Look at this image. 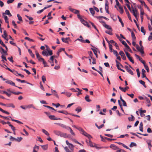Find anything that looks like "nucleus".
<instances>
[{"mask_svg":"<svg viewBox=\"0 0 152 152\" xmlns=\"http://www.w3.org/2000/svg\"><path fill=\"white\" fill-rule=\"evenodd\" d=\"M151 141L150 140H148L146 142L148 144V146H150L152 147V145H151Z\"/></svg>","mask_w":152,"mask_h":152,"instance_id":"obj_35","label":"nucleus"},{"mask_svg":"<svg viewBox=\"0 0 152 152\" xmlns=\"http://www.w3.org/2000/svg\"><path fill=\"white\" fill-rule=\"evenodd\" d=\"M17 16L18 17V20L20 21H21L22 20V17L20 16V15L19 14H18L17 15Z\"/></svg>","mask_w":152,"mask_h":152,"instance_id":"obj_51","label":"nucleus"},{"mask_svg":"<svg viewBox=\"0 0 152 152\" xmlns=\"http://www.w3.org/2000/svg\"><path fill=\"white\" fill-rule=\"evenodd\" d=\"M141 32L143 33V34L145 35V31L144 29V28L142 26L141 28Z\"/></svg>","mask_w":152,"mask_h":152,"instance_id":"obj_40","label":"nucleus"},{"mask_svg":"<svg viewBox=\"0 0 152 152\" xmlns=\"http://www.w3.org/2000/svg\"><path fill=\"white\" fill-rule=\"evenodd\" d=\"M48 53L47 54H48V56L49 55H50V56H51L53 54V52H52V50H49L48 51Z\"/></svg>","mask_w":152,"mask_h":152,"instance_id":"obj_58","label":"nucleus"},{"mask_svg":"<svg viewBox=\"0 0 152 152\" xmlns=\"http://www.w3.org/2000/svg\"><path fill=\"white\" fill-rule=\"evenodd\" d=\"M67 130H70V133L73 136L75 135V133L73 132V130L70 127H68Z\"/></svg>","mask_w":152,"mask_h":152,"instance_id":"obj_17","label":"nucleus"},{"mask_svg":"<svg viewBox=\"0 0 152 152\" xmlns=\"http://www.w3.org/2000/svg\"><path fill=\"white\" fill-rule=\"evenodd\" d=\"M54 133L56 135L64 138H67L68 136L66 133H63L60 131L55 130L53 131Z\"/></svg>","mask_w":152,"mask_h":152,"instance_id":"obj_2","label":"nucleus"},{"mask_svg":"<svg viewBox=\"0 0 152 152\" xmlns=\"http://www.w3.org/2000/svg\"><path fill=\"white\" fill-rule=\"evenodd\" d=\"M5 82L7 83L10 84L12 86H14L15 87H17V86H15V83H14L11 80H7Z\"/></svg>","mask_w":152,"mask_h":152,"instance_id":"obj_11","label":"nucleus"},{"mask_svg":"<svg viewBox=\"0 0 152 152\" xmlns=\"http://www.w3.org/2000/svg\"><path fill=\"white\" fill-rule=\"evenodd\" d=\"M82 132L81 133L87 137L89 139V140H90L92 138L91 136L86 132L84 130H82Z\"/></svg>","mask_w":152,"mask_h":152,"instance_id":"obj_4","label":"nucleus"},{"mask_svg":"<svg viewBox=\"0 0 152 152\" xmlns=\"http://www.w3.org/2000/svg\"><path fill=\"white\" fill-rule=\"evenodd\" d=\"M12 24L13 26H14L15 28H16L17 27V25L15 23V21L14 20H12Z\"/></svg>","mask_w":152,"mask_h":152,"instance_id":"obj_53","label":"nucleus"},{"mask_svg":"<svg viewBox=\"0 0 152 152\" xmlns=\"http://www.w3.org/2000/svg\"><path fill=\"white\" fill-rule=\"evenodd\" d=\"M39 147L35 145L34 148V149L33 152H37V151L39 149Z\"/></svg>","mask_w":152,"mask_h":152,"instance_id":"obj_20","label":"nucleus"},{"mask_svg":"<svg viewBox=\"0 0 152 152\" xmlns=\"http://www.w3.org/2000/svg\"><path fill=\"white\" fill-rule=\"evenodd\" d=\"M0 111L4 113H6L8 115H9L10 114V113L8 112L3 110V109L1 108H0Z\"/></svg>","mask_w":152,"mask_h":152,"instance_id":"obj_30","label":"nucleus"},{"mask_svg":"<svg viewBox=\"0 0 152 152\" xmlns=\"http://www.w3.org/2000/svg\"><path fill=\"white\" fill-rule=\"evenodd\" d=\"M136 72H137V76L138 77H140V73L139 70L138 68H137L136 69Z\"/></svg>","mask_w":152,"mask_h":152,"instance_id":"obj_60","label":"nucleus"},{"mask_svg":"<svg viewBox=\"0 0 152 152\" xmlns=\"http://www.w3.org/2000/svg\"><path fill=\"white\" fill-rule=\"evenodd\" d=\"M85 100L87 102H90L91 101V100L89 99V97L88 95H87L85 97Z\"/></svg>","mask_w":152,"mask_h":152,"instance_id":"obj_16","label":"nucleus"},{"mask_svg":"<svg viewBox=\"0 0 152 152\" xmlns=\"http://www.w3.org/2000/svg\"><path fill=\"white\" fill-rule=\"evenodd\" d=\"M136 48L138 51H139L142 54L144 53V51L143 50V48H142L141 47H140L138 45H137Z\"/></svg>","mask_w":152,"mask_h":152,"instance_id":"obj_5","label":"nucleus"},{"mask_svg":"<svg viewBox=\"0 0 152 152\" xmlns=\"http://www.w3.org/2000/svg\"><path fill=\"white\" fill-rule=\"evenodd\" d=\"M109 48L110 50V51L111 52H112V50H113L112 49V45L111 44H110V43H109Z\"/></svg>","mask_w":152,"mask_h":152,"instance_id":"obj_52","label":"nucleus"},{"mask_svg":"<svg viewBox=\"0 0 152 152\" xmlns=\"http://www.w3.org/2000/svg\"><path fill=\"white\" fill-rule=\"evenodd\" d=\"M26 108H33L34 109H36V108L34 106L33 104H30L26 105Z\"/></svg>","mask_w":152,"mask_h":152,"instance_id":"obj_14","label":"nucleus"},{"mask_svg":"<svg viewBox=\"0 0 152 152\" xmlns=\"http://www.w3.org/2000/svg\"><path fill=\"white\" fill-rule=\"evenodd\" d=\"M10 13V12L9 10H6L5 11V13H3V16H5L4 15V14L8 15H9Z\"/></svg>","mask_w":152,"mask_h":152,"instance_id":"obj_36","label":"nucleus"},{"mask_svg":"<svg viewBox=\"0 0 152 152\" xmlns=\"http://www.w3.org/2000/svg\"><path fill=\"white\" fill-rule=\"evenodd\" d=\"M42 55L43 56H48V54H47V52L46 51H45V50L43 51L42 52Z\"/></svg>","mask_w":152,"mask_h":152,"instance_id":"obj_38","label":"nucleus"},{"mask_svg":"<svg viewBox=\"0 0 152 152\" xmlns=\"http://www.w3.org/2000/svg\"><path fill=\"white\" fill-rule=\"evenodd\" d=\"M118 7L119 8V9L120 10V13L121 14H123L124 12V11L123 9V7H122V6H120Z\"/></svg>","mask_w":152,"mask_h":152,"instance_id":"obj_21","label":"nucleus"},{"mask_svg":"<svg viewBox=\"0 0 152 152\" xmlns=\"http://www.w3.org/2000/svg\"><path fill=\"white\" fill-rule=\"evenodd\" d=\"M119 54L121 56L122 58L124 60H125L126 59V57L125 56V54L122 51H121L119 52Z\"/></svg>","mask_w":152,"mask_h":152,"instance_id":"obj_9","label":"nucleus"},{"mask_svg":"<svg viewBox=\"0 0 152 152\" xmlns=\"http://www.w3.org/2000/svg\"><path fill=\"white\" fill-rule=\"evenodd\" d=\"M54 91V93H53L54 95L57 98H59L57 94V92L55 90H53L52 89H51V91Z\"/></svg>","mask_w":152,"mask_h":152,"instance_id":"obj_25","label":"nucleus"},{"mask_svg":"<svg viewBox=\"0 0 152 152\" xmlns=\"http://www.w3.org/2000/svg\"><path fill=\"white\" fill-rule=\"evenodd\" d=\"M23 138L20 137H18V139H16V141L18 142H20L22 140Z\"/></svg>","mask_w":152,"mask_h":152,"instance_id":"obj_61","label":"nucleus"},{"mask_svg":"<svg viewBox=\"0 0 152 152\" xmlns=\"http://www.w3.org/2000/svg\"><path fill=\"white\" fill-rule=\"evenodd\" d=\"M91 59H92L93 61V62H92V64H96V59L93 57H91Z\"/></svg>","mask_w":152,"mask_h":152,"instance_id":"obj_62","label":"nucleus"},{"mask_svg":"<svg viewBox=\"0 0 152 152\" xmlns=\"http://www.w3.org/2000/svg\"><path fill=\"white\" fill-rule=\"evenodd\" d=\"M89 142H88L86 140V142L88 143V144L91 147H94V146L93 145L92 142H91V141L90 140H89L88 141Z\"/></svg>","mask_w":152,"mask_h":152,"instance_id":"obj_34","label":"nucleus"},{"mask_svg":"<svg viewBox=\"0 0 152 152\" xmlns=\"http://www.w3.org/2000/svg\"><path fill=\"white\" fill-rule=\"evenodd\" d=\"M6 69H7V70H8L9 71H10L11 72H12L13 74L14 73V72L15 71V70H14V69L11 70L10 68H8V67H7V68H6Z\"/></svg>","mask_w":152,"mask_h":152,"instance_id":"obj_55","label":"nucleus"},{"mask_svg":"<svg viewBox=\"0 0 152 152\" xmlns=\"http://www.w3.org/2000/svg\"><path fill=\"white\" fill-rule=\"evenodd\" d=\"M42 132L44 133L45 134H46L47 136H49V133L46 131V130H45L44 129H42Z\"/></svg>","mask_w":152,"mask_h":152,"instance_id":"obj_27","label":"nucleus"},{"mask_svg":"<svg viewBox=\"0 0 152 152\" xmlns=\"http://www.w3.org/2000/svg\"><path fill=\"white\" fill-rule=\"evenodd\" d=\"M56 56H51L50 58V60H49V61H53V60H54V58H56Z\"/></svg>","mask_w":152,"mask_h":152,"instance_id":"obj_49","label":"nucleus"},{"mask_svg":"<svg viewBox=\"0 0 152 152\" xmlns=\"http://www.w3.org/2000/svg\"><path fill=\"white\" fill-rule=\"evenodd\" d=\"M42 148L45 150H46L48 149V146L47 145H41Z\"/></svg>","mask_w":152,"mask_h":152,"instance_id":"obj_29","label":"nucleus"},{"mask_svg":"<svg viewBox=\"0 0 152 152\" xmlns=\"http://www.w3.org/2000/svg\"><path fill=\"white\" fill-rule=\"evenodd\" d=\"M117 37L119 39V40L121 42L122 44L124 45L126 48L127 50L130 52L132 53V50L130 48L129 46L127 45V44L126 42L124 40L122 41L121 39H119L120 37L119 36L117 35Z\"/></svg>","mask_w":152,"mask_h":152,"instance_id":"obj_3","label":"nucleus"},{"mask_svg":"<svg viewBox=\"0 0 152 152\" xmlns=\"http://www.w3.org/2000/svg\"><path fill=\"white\" fill-rule=\"evenodd\" d=\"M110 147L111 149L115 150L118 151L119 149H120L118 147L116 146L115 145L113 144H111Z\"/></svg>","mask_w":152,"mask_h":152,"instance_id":"obj_6","label":"nucleus"},{"mask_svg":"<svg viewBox=\"0 0 152 152\" xmlns=\"http://www.w3.org/2000/svg\"><path fill=\"white\" fill-rule=\"evenodd\" d=\"M128 59L133 64H134V60L132 59V57H128Z\"/></svg>","mask_w":152,"mask_h":152,"instance_id":"obj_50","label":"nucleus"},{"mask_svg":"<svg viewBox=\"0 0 152 152\" xmlns=\"http://www.w3.org/2000/svg\"><path fill=\"white\" fill-rule=\"evenodd\" d=\"M25 39H27L29 41H32V42L34 41V40L33 39H30L28 37H26L25 38Z\"/></svg>","mask_w":152,"mask_h":152,"instance_id":"obj_47","label":"nucleus"},{"mask_svg":"<svg viewBox=\"0 0 152 152\" xmlns=\"http://www.w3.org/2000/svg\"><path fill=\"white\" fill-rule=\"evenodd\" d=\"M138 8L140 9V15H143L144 12L143 9L141 7H138Z\"/></svg>","mask_w":152,"mask_h":152,"instance_id":"obj_28","label":"nucleus"},{"mask_svg":"<svg viewBox=\"0 0 152 152\" xmlns=\"http://www.w3.org/2000/svg\"><path fill=\"white\" fill-rule=\"evenodd\" d=\"M42 79L43 82L44 83H45V81H46L45 77L44 75L42 76Z\"/></svg>","mask_w":152,"mask_h":152,"instance_id":"obj_41","label":"nucleus"},{"mask_svg":"<svg viewBox=\"0 0 152 152\" xmlns=\"http://www.w3.org/2000/svg\"><path fill=\"white\" fill-rule=\"evenodd\" d=\"M10 117L11 118V120L12 121H15V122L17 123H19V124H23V123H22V122L20 121H19L18 120L13 119L12 118V117Z\"/></svg>","mask_w":152,"mask_h":152,"instance_id":"obj_22","label":"nucleus"},{"mask_svg":"<svg viewBox=\"0 0 152 152\" xmlns=\"http://www.w3.org/2000/svg\"><path fill=\"white\" fill-rule=\"evenodd\" d=\"M10 61L13 63V58L11 56V57H8L7 58Z\"/></svg>","mask_w":152,"mask_h":152,"instance_id":"obj_54","label":"nucleus"},{"mask_svg":"<svg viewBox=\"0 0 152 152\" xmlns=\"http://www.w3.org/2000/svg\"><path fill=\"white\" fill-rule=\"evenodd\" d=\"M113 54L116 56H118V54L117 52L115 50H113Z\"/></svg>","mask_w":152,"mask_h":152,"instance_id":"obj_64","label":"nucleus"},{"mask_svg":"<svg viewBox=\"0 0 152 152\" xmlns=\"http://www.w3.org/2000/svg\"><path fill=\"white\" fill-rule=\"evenodd\" d=\"M43 106L44 107H46L47 108L51 109L52 110H55V111H56V110H55L53 108V107H51L50 106H49L44 105Z\"/></svg>","mask_w":152,"mask_h":152,"instance_id":"obj_46","label":"nucleus"},{"mask_svg":"<svg viewBox=\"0 0 152 152\" xmlns=\"http://www.w3.org/2000/svg\"><path fill=\"white\" fill-rule=\"evenodd\" d=\"M35 53L36 56H37V58L38 60L39 59V58H41L40 56L37 51H36Z\"/></svg>","mask_w":152,"mask_h":152,"instance_id":"obj_39","label":"nucleus"},{"mask_svg":"<svg viewBox=\"0 0 152 152\" xmlns=\"http://www.w3.org/2000/svg\"><path fill=\"white\" fill-rule=\"evenodd\" d=\"M52 104L53 106H55L56 107H58L59 106H61V105L59 103H58L57 104H55V103H53Z\"/></svg>","mask_w":152,"mask_h":152,"instance_id":"obj_48","label":"nucleus"},{"mask_svg":"<svg viewBox=\"0 0 152 152\" xmlns=\"http://www.w3.org/2000/svg\"><path fill=\"white\" fill-rule=\"evenodd\" d=\"M131 117L128 118V119L129 121H133L134 119V117L132 115H131Z\"/></svg>","mask_w":152,"mask_h":152,"instance_id":"obj_37","label":"nucleus"},{"mask_svg":"<svg viewBox=\"0 0 152 152\" xmlns=\"http://www.w3.org/2000/svg\"><path fill=\"white\" fill-rule=\"evenodd\" d=\"M89 23L91 24V25H92V26L93 27H94V28L99 33V31L98 30V29L96 27V26L94 25V23H93L92 22H91V21H89Z\"/></svg>","mask_w":152,"mask_h":152,"instance_id":"obj_24","label":"nucleus"},{"mask_svg":"<svg viewBox=\"0 0 152 152\" xmlns=\"http://www.w3.org/2000/svg\"><path fill=\"white\" fill-rule=\"evenodd\" d=\"M144 66L145 69L147 70V72H149V68H148V66L146 65L145 64L144 65Z\"/></svg>","mask_w":152,"mask_h":152,"instance_id":"obj_57","label":"nucleus"},{"mask_svg":"<svg viewBox=\"0 0 152 152\" xmlns=\"http://www.w3.org/2000/svg\"><path fill=\"white\" fill-rule=\"evenodd\" d=\"M3 50L2 51H0V52H1V53L2 54V55L3 54H2V53H3L4 54H5L6 55H8V54L7 53V51L5 50L4 49V50Z\"/></svg>","mask_w":152,"mask_h":152,"instance_id":"obj_43","label":"nucleus"},{"mask_svg":"<svg viewBox=\"0 0 152 152\" xmlns=\"http://www.w3.org/2000/svg\"><path fill=\"white\" fill-rule=\"evenodd\" d=\"M3 93L4 94H6L8 96L10 97V96L11 95V94L10 93H8L6 91H3Z\"/></svg>","mask_w":152,"mask_h":152,"instance_id":"obj_63","label":"nucleus"},{"mask_svg":"<svg viewBox=\"0 0 152 152\" xmlns=\"http://www.w3.org/2000/svg\"><path fill=\"white\" fill-rule=\"evenodd\" d=\"M49 118L52 120H55L56 118V117L54 115H50L49 116Z\"/></svg>","mask_w":152,"mask_h":152,"instance_id":"obj_26","label":"nucleus"},{"mask_svg":"<svg viewBox=\"0 0 152 152\" xmlns=\"http://www.w3.org/2000/svg\"><path fill=\"white\" fill-rule=\"evenodd\" d=\"M126 5L127 7L128 8L129 10V11H130V12H132L133 15L135 17L136 19L137 20L138 19L137 18V15L138 14L137 10V9H134L133 7L132 6V10L131 8L130 5L129 4H126Z\"/></svg>","mask_w":152,"mask_h":152,"instance_id":"obj_1","label":"nucleus"},{"mask_svg":"<svg viewBox=\"0 0 152 152\" xmlns=\"http://www.w3.org/2000/svg\"><path fill=\"white\" fill-rule=\"evenodd\" d=\"M89 10L91 15L93 16L95 14V11L92 8H89Z\"/></svg>","mask_w":152,"mask_h":152,"instance_id":"obj_19","label":"nucleus"},{"mask_svg":"<svg viewBox=\"0 0 152 152\" xmlns=\"http://www.w3.org/2000/svg\"><path fill=\"white\" fill-rule=\"evenodd\" d=\"M7 107H12L13 108L15 107V106L13 105V104L12 103L7 104Z\"/></svg>","mask_w":152,"mask_h":152,"instance_id":"obj_33","label":"nucleus"},{"mask_svg":"<svg viewBox=\"0 0 152 152\" xmlns=\"http://www.w3.org/2000/svg\"><path fill=\"white\" fill-rule=\"evenodd\" d=\"M103 26L107 29L110 30H111V31H112V29L111 27L110 26L106 24H105V25Z\"/></svg>","mask_w":152,"mask_h":152,"instance_id":"obj_15","label":"nucleus"},{"mask_svg":"<svg viewBox=\"0 0 152 152\" xmlns=\"http://www.w3.org/2000/svg\"><path fill=\"white\" fill-rule=\"evenodd\" d=\"M139 82L141 84L143 85L145 88L146 87V86L145 85V82L144 81L140 80L139 81Z\"/></svg>","mask_w":152,"mask_h":152,"instance_id":"obj_31","label":"nucleus"},{"mask_svg":"<svg viewBox=\"0 0 152 152\" xmlns=\"http://www.w3.org/2000/svg\"><path fill=\"white\" fill-rule=\"evenodd\" d=\"M69 148L71 150H72L74 146L71 143H70L69 145H68Z\"/></svg>","mask_w":152,"mask_h":152,"instance_id":"obj_56","label":"nucleus"},{"mask_svg":"<svg viewBox=\"0 0 152 152\" xmlns=\"http://www.w3.org/2000/svg\"><path fill=\"white\" fill-rule=\"evenodd\" d=\"M81 22L85 26L88 28L90 27V25L86 21H85L83 19H81Z\"/></svg>","mask_w":152,"mask_h":152,"instance_id":"obj_8","label":"nucleus"},{"mask_svg":"<svg viewBox=\"0 0 152 152\" xmlns=\"http://www.w3.org/2000/svg\"><path fill=\"white\" fill-rule=\"evenodd\" d=\"M112 31H111V30L110 31H105V33L109 35H112L113 34L112 33Z\"/></svg>","mask_w":152,"mask_h":152,"instance_id":"obj_59","label":"nucleus"},{"mask_svg":"<svg viewBox=\"0 0 152 152\" xmlns=\"http://www.w3.org/2000/svg\"><path fill=\"white\" fill-rule=\"evenodd\" d=\"M81 108L80 107H78L75 109V111H77V113H78L80 112L81 111Z\"/></svg>","mask_w":152,"mask_h":152,"instance_id":"obj_44","label":"nucleus"},{"mask_svg":"<svg viewBox=\"0 0 152 152\" xmlns=\"http://www.w3.org/2000/svg\"><path fill=\"white\" fill-rule=\"evenodd\" d=\"M136 144L134 142H132L130 145L129 146L130 147H133L134 146H136Z\"/></svg>","mask_w":152,"mask_h":152,"instance_id":"obj_45","label":"nucleus"},{"mask_svg":"<svg viewBox=\"0 0 152 152\" xmlns=\"http://www.w3.org/2000/svg\"><path fill=\"white\" fill-rule=\"evenodd\" d=\"M57 124L63 128L67 129L69 126H66L65 125L60 123H57Z\"/></svg>","mask_w":152,"mask_h":152,"instance_id":"obj_13","label":"nucleus"},{"mask_svg":"<svg viewBox=\"0 0 152 152\" xmlns=\"http://www.w3.org/2000/svg\"><path fill=\"white\" fill-rule=\"evenodd\" d=\"M70 39L69 37H67L66 38H64L62 37L61 38V40L62 42H65L66 43H69V41L70 40Z\"/></svg>","mask_w":152,"mask_h":152,"instance_id":"obj_10","label":"nucleus"},{"mask_svg":"<svg viewBox=\"0 0 152 152\" xmlns=\"http://www.w3.org/2000/svg\"><path fill=\"white\" fill-rule=\"evenodd\" d=\"M3 33L4 34L2 35V37L5 39H6L7 40H8V39L6 38L7 36V32L5 30H4Z\"/></svg>","mask_w":152,"mask_h":152,"instance_id":"obj_12","label":"nucleus"},{"mask_svg":"<svg viewBox=\"0 0 152 152\" xmlns=\"http://www.w3.org/2000/svg\"><path fill=\"white\" fill-rule=\"evenodd\" d=\"M4 19L5 20L6 23H9L8 18L7 16L6 15H5V16H4Z\"/></svg>","mask_w":152,"mask_h":152,"instance_id":"obj_42","label":"nucleus"},{"mask_svg":"<svg viewBox=\"0 0 152 152\" xmlns=\"http://www.w3.org/2000/svg\"><path fill=\"white\" fill-rule=\"evenodd\" d=\"M72 126L78 130L80 131V133H81V132H82V130H83L82 128L80 127H77L75 125H73Z\"/></svg>","mask_w":152,"mask_h":152,"instance_id":"obj_18","label":"nucleus"},{"mask_svg":"<svg viewBox=\"0 0 152 152\" xmlns=\"http://www.w3.org/2000/svg\"><path fill=\"white\" fill-rule=\"evenodd\" d=\"M131 36L133 40H134L136 39V37L135 36L134 33L133 31H132L131 32Z\"/></svg>","mask_w":152,"mask_h":152,"instance_id":"obj_23","label":"nucleus"},{"mask_svg":"<svg viewBox=\"0 0 152 152\" xmlns=\"http://www.w3.org/2000/svg\"><path fill=\"white\" fill-rule=\"evenodd\" d=\"M76 89L79 91H78V93L77 94V96H78L79 95L82 94L81 91H82V90L78 88H77Z\"/></svg>","mask_w":152,"mask_h":152,"instance_id":"obj_32","label":"nucleus"},{"mask_svg":"<svg viewBox=\"0 0 152 152\" xmlns=\"http://www.w3.org/2000/svg\"><path fill=\"white\" fill-rule=\"evenodd\" d=\"M125 68L126 70L131 75H133L134 73L131 70V69L129 68V67L127 66H125Z\"/></svg>","mask_w":152,"mask_h":152,"instance_id":"obj_7","label":"nucleus"}]
</instances>
